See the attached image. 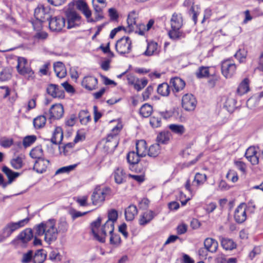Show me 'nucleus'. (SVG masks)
I'll use <instances>...</instances> for the list:
<instances>
[{
	"instance_id": "4c0bfd02",
	"label": "nucleus",
	"mask_w": 263,
	"mask_h": 263,
	"mask_svg": "<svg viewBox=\"0 0 263 263\" xmlns=\"http://www.w3.org/2000/svg\"><path fill=\"white\" fill-rule=\"evenodd\" d=\"M172 86L168 83H161L157 88L158 93L162 96H167L170 93V87Z\"/></svg>"
},
{
	"instance_id": "5fc2aeb1",
	"label": "nucleus",
	"mask_w": 263,
	"mask_h": 263,
	"mask_svg": "<svg viewBox=\"0 0 263 263\" xmlns=\"http://www.w3.org/2000/svg\"><path fill=\"white\" fill-rule=\"evenodd\" d=\"M236 101L233 98L228 97L226 99L224 106L227 108L228 110H231L235 107Z\"/></svg>"
},
{
	"instance_id": "2f4dec72",
	"label": "nucleus",
	"mask_w": 263,
	"mask_h": 263,
	"mask_svg": "<svg viewBox=\"0 0 263 263\" xmlns=\"http://www.w3.org/2000/svg\"><path fill=\"white\" fill-rule=\"evenodd\" d=\"M209 67L200 66L195 72L196 76L199 79L205 78L210 76Z\"/></svg>"
},
{
	"instance_id": "c03bdc74",
	"label": "nucleus",
	"mask_w": 263,
	"mask_h": 263,
	"mask_svg": "<svg viewBox=\"0 0 263 263\" xmlns=\"http://www.w3.org/2000/svg\"><path fill=\"white\" fill-rule=\"evenodd\" d=\"M169 128L174 133L182 135L185 132V128L183 125L172 124L169 125Z\"/></svg>"
},
{
	"instance_id": "c756f323",
	"label": "nucleus",
	"mask_w": 263,
	"mask_h": 263,
	"mask_svg": "<svg viewBox=\"0 0 263 263\" xmlns=\"http://www.w3.org/2000/svg\"><path fill=\"white\" fill-rule=\"evenodd\" d=\"M0 88L5 90V93L3 95L4 99H6L10 95H11V97L9 99L10 102L13 103L15 101L17 98V95L15 91L12 90L6 86H1Z\"/></svg>"
},
{
	"instance_id": "a211bd4d",
	"label": "nucleus",
	"mask_w": 263,
	"mask_h": 263,
	"mask_svg": "<svg viewBox=\"0 0 263 263\" xmlns=\"http://www.w3.org/2000/svg\"><path fill=\"white\" fill-rule=\"evenodd\" d=\"M49 114L50 119H60L64 114L63 106L60 104L52 105L49 110Z\"/></svg>"
},
{
	"instance_id": "a18cd8bd",
	"label": "nucleus",
	"mask_w": 263,
	"mask_h": 263,
	"mask_svg": "<svg viewBox=\"0 0 263 263\" xmlns=\"http://www.w3.org/2000/svg\"><path fill=\"white\" fill-rule=\"evenodd\" d=\"M152 106L147 104L143 105L140 109V114L144 118H147L149 117L152 114Z\"/></svg>"
},
{
	"instance_id": "052dcab7",
	"label": "nucleus",
	"mask_w": 263,
	"mask_h": 263,
	"mask_svg": "<svg viewBox=\"0 0 263 263\" xmlns=\"http://www.w3.org/2000/svg\"><path fill=\"white\" fill-rule=\"evenodd\" d=\"M11 77V72L8 69H3L0 71V81H8Z\"/></svg>"
},
{
	"instance_id": "ddd939ff",
	"label": "nucleus",
	"mask_w": 263,
	"mask_h": 263,
	"mask_svg": "<svg viewBox=\"0 0 263 263\" xmlns=\"http://www.w3.org/2000/svg\"><path fill=\"white\" fill-rule=\"evenodd\" d=\"M2 171L8 178V182H5L3 175L0 173V186L2 185L3 188H5L7 184L11 183L13 180L19 176V173L13 172L11 170L6 166H4Z\"/></svg>"
},
{
	"instance_id": "f3484780",
	"label": "nucleus",
	"mask_w": 263,
	"mask_h": 263,
	"mask_svg": "<svg viewBox=\"0 0 263 263\" xmlns=\"http://www.w3.org/2000/svg\"><path fill=\"white\" fill-rule=\"evenodd\" d=\"M137 18V14L135 11H132L128 14L127 18V26L125 29L126 32H133L134 31L135 28H137L138 25L136 23Z\"/></svg>"
},
{
	"instance_id": "3c124183",
	"label": "nucleus",
	"mask_w": 263,
	"mask_h": 263,
	"mask_svg": "<svg viewBox=\"0 0 263 263\" xmlns=\"http://www.w3.org/2000/svg\"><path fill=\"white\" fill-rule=\"evenodd\" d=\"M250 91L249 83H240L237 89V93L242 96Z\"/></svg>"
},
{
	"instance_id": "09e8293b",
	"label": "nucleus",
	"mask_w": 263,
	"mask_h": 263,
	"mask_svg": "<svg viewBox=\"0 0 263 263\" xmlns=\"http://www.w3.org/2000/svg\"><path fill=\"white\" fill-rule=\"evenodd\" d=\"M80 123L83 125H86L91 120L90 116L86 110H81L79 114Z\"/></svg>"
},
{
	"instance_id": "69168bd1",
	"label": "nucleus",
	"mask_w": 263,
	"mask_h": 263,
	"mask_svg": "<svg viewBox=\"0 0 263 263\" xmlns=\"http://www.w3.org/2000/svg\"><path fill=\"white\" fill-rule=\"evenodd\" d=\"M108 218L107 220H111L113 222V223H114L118 218L117 211L114 209L109 211L108 213Z\"/></svg>"
},
{
	"instance_id": "864d4df0",
	"label": "nucleus",
	"mask_w": 263,
	"mask_h": 263,
	"mask_svg": "<svg viewBox=\"0 0 263 263\" xmlns=\"http://www.w3.org/2000/svg\"><path fill=\"white\" fill-rule=\"evenodd\" d=\"M11 166L16 170H18L23 166V159L21 157H16L11 160Z\"/></svg>"
},
{
	"instance_id": "9b49d317",
	"label": "nucleus",
	"mask_w": 263,
	"mask_h": 263,
	"mask_svg": "<svg viewBox=\"0 0 263 263\" xmlns=\"http://www.w3.org/2000/svg\"><path fill=\"white\" fill-rule=\"evenodd\" d=\"M114 223H113V222L111 220H107L100 228L99 235H98L97 240L100 242H105L107 233H109V234H110L113 233L114 231Z\"/></svg>"
},
{
	"instance_id": "4be33fe9",
	"label": "nucleus",
	"mask_w": 263,
	"mask_h": 263,
	"mask_svg": "<svg viewBox=\"0 0 263 263\" xmlns=\"http://www.w3.org/2000/svg\"><path fill=\"white\" fill-rule=\"evenodd\" d=\"M155 216L156 214L153 211H146L140 216L139 223L140 226H144L149 223Z\"/></svg>"
},
{
	"instance_id": "f257e3e1",
	"label": "nucleus",
	"mask_w": 263,
	"mask_h": 263,
	"mask_svg": "<svg viewBox=\"0 0 263 263\" xmlns=\"http://www.w3.org/2000/svg\"><path fill=\"white\" fill-rule=\"evenodd\" d=\"M30 220L29 217H27L17 222L8 223L0 232V243L5 241L16 230L24 227Z\"/></svg>"
},
{
	"instance_id": "a19ab883",
	"label": "nucleus",
	"mask_w": 263,
	"mask_h": 263,
	"mask_svg": "<svg viewBox=\"0 0 263 263\" xmlns=\"http://www.w3.org/2000/svg\"><path fill=\"white\" fill-rule=\"evenodd\" d=\"M101 223V218L100 217H98L96 221L91 223V232L96 239L97 237H98V235H99Z\"/></svg>"
},
{
	"instance_id": "e433bc0d",
	"label": "nucleus",
	"mask_w": 263,
	"mask_h": 263,
	"mask_svg": "<svg viewBox=\"0 0 263 263\" xmlns=\"http://www.w3.org/2000/svg\"><path fill=\"white\" fill-rule=\"evenodd\" d=\"M169 37L173 40H179L185 37V34L180 31V29L171 28L168 33Z\"/></svg>"
},
{
	"instance_id": "4468645a",
	"label": "nucleus",
	"mask_w": 263,
	"mask_h": 263,
	"mask_svg": "<svg viewBox=\"0 0 263 263\" xmlns=\"http://www.w3.org/2000/svg\"><path fill=\"white\" fill-rule=\"evenodd\" d=\"M49 27L53 31H60L65 25V18L62 16H55L49 20Z\"/></svg>"
},
{
	"instance_id": "603ef678",
	"label": "nucleus",
	"mask_w": 263,
	"mask_h": 263,
	"mask_svg": "<svg viewBox=\"0 0 263 263\" xmlns=\"http://www.w3.org/2000/svg\"><path fill=\"white\" fill-rule=\"evenodd\" d=\"M36 140V137L34 135L27 136L24 137L23 141V146L26 148L31 146Z\"/></svg>"
},
{
	"instance_id": "c9c22d12",
	"label": "nucleus",
	"mask_w": 263,
	"mask_h": 263,
	"mask_svg": "<svg viewBox=\"0 0 263 263\" xmlns=\"http://www.w3.org/2000/svg\"><path fill=\"white\" fill-rule=\"evenodd\" d=\"M69 226L66 219L61 218L59 219L57 225V231L59 233H65L68 229Z\"/></svg>"
},
{
	"instance_id": "72a5a7b5",
	"label": "nucleus",
	"mask_w": 263,
	"mask_h": 263,
	"mask_svg": "<svg viewBox=\"0 0 263 263\" xmlns=\"http://www.w3.org/2000/svg\"><path fill=\"white\" fill-rule=\"evenodd\" d=\"M141 157L138 153L134 151L130 152L128 153L126 159L128 163L130 165H135L137 164L139 161V158Z\"/></svg>"
},
{
	"instance_id": "7ed1b4c3",
	"label": "nucleus",
	"mask_w": 263,
	"mask_h": 263,
	"mask_svg": "<svg viewBox=\"0 0 263 263\" xmlns=\"http://www.w3.org/2000/svg\"><path fill=\"white\" fill-rule=\"evenodd\" d=\"M56 226V220L54 219H49L46 221L44 240L48 244L57 240L58 236Z\"/></svg>"
},
{
	"instance_id": "6e6552de",
	"label": "nucleus",
	"mask_w": 263,
	"mask_h": 263,
	"mask_svg": "<svg viewBox=\"0 0 263 263\" xmlns=\"http://www.w3.org/2000/svg\"><path fill=\"white\" fill-rule=\"evenodd\" d=\"M221 69L223 76L229 79L232 78L235 73L236 66L233 62L227 60L222 62Z\"/></svg>"
},
{
	"instance_id": "de8ad7c7",
	"label": "nucleus",
	"mask_w": 263,
	"mask_h": 263,
	"mask_svg": "<svg viewBox=\"0 0 263 263\" xmlns=\"http://www.w3.org/2000/svg\"><path fill=\"white\" fill-rule=\"evenodd\" d=\"M46 122V118L44 116H39L33 120V125L35 128L40 129L43 127Z\"/></svg>"
},
{
	"instance_id": "cd10ccee",
	"label": "nucleus",
	"mask_w": 263,
	"mask_h": 263,
	"mask_svg": "<svg viewBox=\"0 0 263 263\" xmlns=\"http://www.w3.org/2000/svg\"><path fill=\"white\" fill-rule=\"evenodd\" d=\"M171 28L180 29L182 26V18L181 14L174 13L171 20Z\"/></svg>"
},
{
	"instance_id": "412c9836",
	"label": "nucleus",
	"mask_w": 263,
	"mask_h": 263,
	"mask_svg": "<svg viewBox=\"0 0 263 263\" xmlns=\"http://www.w3.org/2000/svg\"><path fill=\"white\" fill-rule=\"evenodd\" d=\"M49 164V161L44 158L36 160L33 166V170L37 173H43L45 172Z\"/></svg>"
},
{
	"instance_id": "dca6fc26",
	"label": "nucleus",
	"mask_w": 263,
	"mask_h": 263,
	"mask_svg": "<svg viewBox=\"0 0 263 263\" xmlns=\"http://www.w3.org/2000/svg\"><path fill=\"white\" fill-rule=\"evenodd\" d=\"M247 218L246 205L245 204H240L235 210L234 219L238 223L244 222Z\"/></svg>"
},
{
	"instance_id": "4d7b16f0",
	"label": "nucleus",
	"mask_w": 263,
	"mask_h": 263,
	"mask_svg": "<svg viewBox=\"0 0 263 263\" xmlns=\"http://www.w3.org/2000/svg\"><path fill=\"white\" fill-rule=\"evenodd\" d=\"M93 7L95 11L96 21H99L103 18L102 8L99 6L97 3L92 2Z\"/></svg>"
},
{
	"instance_id": "9d476101",
	"label": "nucleus",
	"mask_w": 263,
	"mask_h": 263,
	"mask_svg": "<svg viewBox=\"0 0 263 263\" xmlns=\"http://www.w3.org/2000/svg\"><path fill=\"white\" fill-rule=\"evenodd\" d=\"M34 16L40 24L49 21L51 17L49 9L44 6H39L34 10Z\"/></svg>"
},
{
	"instance_id": "6e6d98bb",
	"label": "nucleus",
	"mask_w": 263,
	"mask_h": 263,
	"mask_svg": "<svg viewBox=\"0 0 263 263\" xmlns=\"http://www.w3.org/2000/svg\"><path fill=\"white\" fill-rule=\"evenodd\" d=\"M46 224V221H43L41 223L36 225L34 227L35 235L37 236H41L44 235L45 232V225Z\"/></svg>"
},
{
	"instance_id": "0eeeda50",
	"label": "nucleus",
	"mask_w": 263,
	"mask_h": 263,
	"mask_svg": "<svg viewBox=\"0 0 263 263\" xmlns=\"http://www.w3.org/2000/svg\"><path fill=\"white\" fill-rule=\"evenodd\" d=\"M115 48L120 54L128 53L132 50V41L129 37L123 36L117 41Z\"/></svg>"
},
{
	"instance_id": "c85d7f7f",
	"label": "nucleus",
	"mask_w": 263,
	"mask_h": 263,
	"mask_svg": "<svg viewBox=\"0 0 263 263\" xmlns=\"http://www.w3.org/2000/svg\"><path fill=\"white\" fill-rule=\"evenodd\" d=\"M77 8L82 12L86 18H89L91 15V11L89 9L87 4L82 0H79L77 2Z\"/></svg>"
},
{
	"instance_id": "aec40b11",
	"label": "nucleus",
	"mask_w": 263,
	"mask_h": 263,
	"mask_svg": "<svg viewBox=\"0 0 263 263\" xmlns=\"http://www.w3.org/2000/svg\"><path fill=\"white\" fill-rule=\"evenodd\" d=\"M256 154L255 147L250 146L247 149L245 156L252 165H256L259 162V158L256 156Z\"/></svg>"
},
{
	"instance_id": "39448f33",
	"label": "nucleus",
	"mask_w": 263,
	"mask_h": 263,
	"mask_svg": "<svg viewBox=\"0 0 263 263\" xmlns=\"http://www.w3.org/2000/svg\"><path fill=\"white\" fill-rule=\"evenodd\" d=\"M110 193L109 187H97L95 189L91 196L92 204L94 205L100 206L105 200L106 196Z\"/></svg>"
},
{
	"instance_id": "b1692460",
	"label": "nucleus",
	"mask_w": 263,
	"mask_h": 263,
	"mask_svg": "<svg viewBox=\"0 0 263 263\" xmlns=\"http://www.w3.org/2000/svg\"><path fill=\"white\" fill-rule=\"evenodd\" d=\"M54 71L57 77L60 79L65 77L67 74L65 65L60 62H57L53 65Z\"/></svg>"
},
{
	"instance_id": "1a4fd4ad",
	"label": "nucleus",
	"mask_w": 263,
	"mask_h": 263,
	"mask_svg": "<svg viewBox=\"0 0 263 263\" xmlns=\"http://www.w3.org/2000/svg\"><path fill=\"white\" fill-rule=\"evenodd\" d=\"M67 20V27L71 28L79 26L81 23V17L76 11L72 9H68L66 11Z\"/></svg>"
},
{
	"instance_id": "f03ea898",
	"label": "nucleus",
	"mask_w": 263,
	"mask_h": 263,
	"mask_svg": "<svg viewBox=\"0 0 263 263\" xmlns=\"http://www.w3.org/2000/svg\"><path fill=\"white\" fill-rule=\"evenodd\" d=\"M122 126L118 124L114 127L107 137L102 140L105 142V146L111 150L115 149L119 144L118 134L122 129Z\"/></svg>"
},
{
	"instance_id": "393cba45",
	"label": "nucleus",
	"mask_w": 263,
	"mask_h": 263,
	"mask_svg": "<svg viewBox=\"0 0 263 263\" xmlns=\"http://www.w3.org/2000/svg\"><path fill=\"white\" fill-rule=\"evenodd\" d=\"M54 71L57 77L60 79L65 77L67 74L65 65L60 62H57L53 65Z\"/></svg>"
},
{
	"instance_id": "6ab92c4d",
	"label": "nucleus",
	"mask_w": 263,
	"mask_h": 263,
	"mask_svg": "<svg viewBox=\"0 0 263 263\" xmlns=\"http://www.w3.org/2000/svg\"><path fill=\"white\" fill-rule=\"evenodd\" d=\"M115 181L116 183L120 184L126 181V174L121 167L116 168L112 173Z\"/></svg>"
},
{
	"instance_id": "473e14b6",
	"label": "nucleus",
	"mask_w": 263,
	"mask_h": 263,
	"mask_svg": "<svg viewBox=\"0 0 263 263\" xmlns=\"http://www.w3.org/2000/svg\"><path fill=\"white\" fill-rule=\"evenodd\" d=\"M222 247L226 250H232L236 247L233 240L228 238H222L220 240Z\"/></svg>"
},
{
	"instance_id": "2eb2a0df",
	"label": "nucleus",
	"mask_w": 263,
	"mask_h": 263,
	"mask_svg": "<svg viewBox=\"0 0 263 263\" xmlns=\"http://www.w3.org/2000/svg\"><path fill=\"white\" fill-rule=\"evenodd\" d=\"M47 91L53 98H63L65 96L62 87L53 83H50L48 86Z\"/></svg>"
},
{
	"instance_id": "bf43d9fd",
	"label": "nucleus",
	"mask_w": 263,
	"mask_h": 263,
	"mask_svg": "<svg viewBox=\"0 0 263 263\" xmlns=\"http://www.w3.org/2000/svg\"><path fill=\"white\" fill-rule=\"evenodd\" d=\"M170 140L168 133H160L157 137V141L159 143L165 144Z\"/></svg>"
},
{
	"instance_id": "0e129e2a",
	"label": "nucleus",
	"mask_w": 263,
	"mask_h": 263,
	"mask_svg": "<svg viewBox=\"0 0 263 263\" xmlns=\"http://www.w3.org/2000/svg\"><path fill=\"white\" fill-rule=\"evenodd\" d=\"M247 55V52L244 49H239L235 54V57L240 61L243 62Z\"/></svg>"
},
{
	"instance_id": "8fccbe9b",
	"label": "nucleus",
	"mask_w": 263,
	"mask_h": 263,
	"mask_svg": "<svg viewBox=\"0 0 263 263\" xmlns=\"http://www.w3.org/2000/svg\"><path fill=\"white\" fill-rule=\"evenodd\" d=\"M207 180L206 175L202 174L199 173H197L194 177V179L193 183H195L196 186H199L203 184ZM194 184H193V185Z\"/></svg>"
},
{
	"instance_id": "f8f14e48",
	"label": "nucleus",
	"mask_w": 263,
	"mask_h": 263,
	"mask_svg": "<svg viewBox=\"0 0 263 263\" xmlns=\"http://www.w3.org/2000/svg\"><path fill=\"white\" fill-rule=\"evenodd\" d=\"M197 103L196 99L192 94H185L182 98V107L186 111H191L194 110Z\"/></svg>"
},
{
	"instance_id": "f704fd0d",
	"label": "nucleus",
	"mask_w": 263,
	"mask_h": 263,
	"mask_svg": "<svg viewBox=\"0 0 263 263\" xmlns=\"http://www.w3.org/2000/svg\"><path fill=\"white\" fill-rule=\"evenodd\" d=\"M109 243L114 248H118L121 246V239L118 234L114 232L109 234Z\"/></svg>"
},
{
	"instance_id": "49530a36",
	"label": "nucleus",
	"mask_w": 263,
	"mask_h": 263,
	"mask_svg": "<svg viewBox=\"0 0 263 263\" xmlns=\"http://www.w3.org/2000/svg\"><path fill=\"white\" fill-rule=\"evenodd\" d=\"M43 151L41 146H36L33 148L30 152V156L33 159L37 160L43 158Z\"/></svg>"
},
{
	"instance_id": "423d86ee",
	"label": "nucleus",
	"mask_w": 263,
	"mask_h": 263,
	"mask_svg": "<svg viewBox=\"0 0 263 263\" xmlns=\"http://www.w3.org/2000/svg\"><path fill=\"white\" fill-rule=\"evenodd\" d=\"M17 71L27 79L32 81L34 78V72L28 66L27 61L24 58H18L16 66Z\"/></svg>"
},
{
	"instance_id": "5701e85b",
	"label": "nucleus",
	"mask_w": 263,
	"mask_h": 263,
	"mask_svg": "<svg viewBox=\"0 0 263 263\" xmlns=\"http://www.w3.org/2000/svg\"><path fill=\"white\" fill-rule=\"evenodd\" d=\"M204 247L212 253H215L218 248V243L215 239L208 237L204 240Z\"/></svg>"
},
{
	"instance_id": "774afa93",
	"label": "nucleus",
	"mask_w": 263,
	"mask_h": 263,
	"mask_svg": "<svg viewBox=\"0 0 263 263\" xmlns=\"http://www.w3.org/2000/svg\"><path fill=\"white\" fill-rule=\"evenodd\" d=\"M50 66V64L49 63H46L44 64H43L39 70V72L41 75H47L48 73L49 67Z\"/></svg>"
},
{
	"instance_id": "a878e982",
	"label": "nucleus",
	"mask_w": 263,
	"mask_h": 263,
	"mask_svg": "<svg viewBox=\"0 0 263 263\" xmlns=\"http://www.w3.org/2000/svg\"><path fill=\"white\" fill-rule=\"evenodd\" d=\"M138 214L137 206L134 204H130L125 210V219L127 221L133 220Z\"/></svg>"
},
{
	"instance_id": "e2e57ef3",
	"label": "nucleus",
	"mask_w": 263,
	"mask_h": 263,
	"mask_svg": "<svg viewBox=\"0 0 263 263\" xmlns=\"http://www.w3.org/2000/svg\"><path fill=\"white\" fill-rule=\"evenodd\" d=\"M149 123L151 126L154 128L160 127L161 124L160 119L155 116L151 118Z\"/></svg>"
},
{
	"instance_id": "bb28decb",
	"label": "nucleus",
	"mask_w": 263,
	"mask_h": 263,
	"mask_svg": "<svg viewBox=\"0 0 263 263\" xmlns=\"http://www.w3.org/2000/svg\"><path fill=\"white\" fill-rule=\"evenodd\" d=\"M63 138V133L61 127H57L53 133L51 142L54 144H60Z\"/></svg>"
},
{
	"instance_id": "680f3d73",
	"label": "nucleus",
	"mask_w": 263,
	"mask_h": 263,
	"mask_svg": "<svg viewBox=\"0 0 263 263\" xmlns=\"http://www.w3.org/2000/svg\"><path fill=\"white\" fill-rule=\"evenodd\" d=\"M76 166L77 164H73L61 167L57 171L56 174H58L64 173H69L73 170Z\"/></svg>"
},
{
	"instance_id": "58836bf2",
	"label": "nucleus",
	"mask_w": 263,
	"mask_h": 263,
	"mask_svg": "<svg viewBox=\"0 0 263 263\" xmlns=\"http://www.w3.org/2000/svg\"><path fill=\"white\" fill-rule=\"evenodd\" d=\"M46 257V255L43 253V250H38L34 255L33 254V262L43 263L45 260Z\"/></svg>"
},
{
	"instance_id": "20e7f679",
	"label": "nucleus",
	"mask_w": 263,
	"mask_h": 263,
	"mask_svg": "<svg viewBox=\"0 0 263 263\" xmlns=\"http://www.w3.org/2000/svg\"><path fill=\"white\" fill-rule=\"evenodd\" d=\"M32 229L27 228L22 231L16 237L10 242V245L17 247L21 246L25 247L27 243L33 238Z\"/></svg>"
},
{
	"instance_id": "79ce46f5",
	"label": "nucleus",
	"mask_w": 263,
	"mask_h": 263,
	"mask_svg": "<svg viewBox=\"0 0 263 263\" xmlns=\"http://www.w3.org/2000/svg\"><path fill=\"white\" fill-rule=\"evenodd\" d=\"M161 152V148L159 143H155L152 145L148 151V155L151 157H156Z\"/></svg>"
},
{
	"instance_id": "ea45409f",
	"label": "nucleus",
	"mask_w": 263,
	"mask_h": 263,
	"mask_svg": "<svg viewBox=\"0 0 263 263\" xmlns=\"http://www.w3.org/2000/svg\"><path fill=\"white\" fill-rule=\"evenodd\" d=\"M158 44L156 42H151L147 44V49L144 52L146 56H151L157 52Z\"/></svg>"
},
{
	"instance_id": "37998d69",
	"label": "nucleus",
	"mask_w": 263,
	"mask_h": 263,
	"mask_svg": "<svg viewBox=\"0 0 263 263\" xmlns=\"http://www.w3.org/2000/svg\"><path fill=\"white\" fill-rule=\"evenodd\" d=\"M263 97V91L260 92L258 96H253L249 98L247 102V105L252 108L257 105L260 99Z\"/></svg>"
},
{
	"instance_id": "7c9ffc66",
	"label": "nucleus",
	"mask_w": 263,
	"mask_h": 263,
	"mask_svg": "<svg viewBox=\"0 0 263 263\" xmlns=\"http://www.w3.org/2000/svg\"><path fill=\"white\" fill-rule=\"evenodd\" d=\"M136 152L138 153L141 157H143L146 156L147 154L146 150V143L145 141L143 140L138 141L136 142Z\"/></svg>"
},
{
	"instance_id": "338daca9",
	"label": "nucleus",
	"mask_w": 263,
	"mask_h": 263,
	"mask_svg": "<svg viewBox=\"0 0 263 263\" xmlns=\"http://www.w3.org/2000/svg\"><path fill=\"white\" fill-rule=\"evenodd\" d=\"M261 253V249L259 247L256 246L250 252L249 257L251 260H253L256 255L260 254Z\"/></svg>"
},
{
	"instance_id": "13d9d810",
	"label": "nucleus",
	"mask_w": 263,
	"mask_h": 263,
	"mask_svg": "<svg viewBox=\"0 0 263 263\" xmlns=\"http://www.w3.org/2000/svg\"><path fill=\"white\" fill-rule=\"evenodd\" d=\"M33 251L29 250L23 254L21 261L22 263H30L33 261Z\"/></svg>"
}]
</instances>
